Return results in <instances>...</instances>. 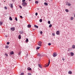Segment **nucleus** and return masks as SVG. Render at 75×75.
<instances>
[{"mask_svg": "<svg viewBox=\"0 0 75 75\" xmlns=\"http://www.w3.org/2000/svg\"><path fill=\"white\" fill-rule=\"evenodd\" d=\"M42 44V42L41 41H39V42L38 43V45L39 46H41L42 45H41Z\"/></svg>", "mask_w": 75, "mask_h": 75, "instance_id": "nucleus-1", "label": "nucleus"}, {"mask_svg": "<svg viewBox=\"0 0 75 75\" xmlns=\"http://www.w3.org/2000/svg\"><path fill=\"white\" fill-rule=\"evenodd\" d=\"M50 60H49V62H48V65H47L46 64H45V67H48V66L50 65Z\"/></svg>", "mask_w": 75, "mask_h": 75, "instance_id": "nucleus-2", "label": "nucleus"}, {"mask_svg": "<svg viewBox=\"0 0 75 75\" xmlns=\"http://www.w3.org/2000/svg\"><path fill=\"white\" fill-rule=\"evenodd\" d=\"M57 55H58V54H57L55 52L53 53V56L54 57H55L57 56Z\"/></svg>", "mask_w": 75, "mask_h": 75, "instance_id": "nucleus-3", "label": "nucleus"}, {"mask_svg": "<svg viewBox=\"0 0 75 75\" xmlns=\"http://www.w3.org/2000/svg\"><path fill=\"white\" fill-rule=\"evenodd\" d=\"M22 5L23 6H26V5H27V3L25 2H23L22 3Z\"/></svg>", "mask_w": 75, "mask_h": 75, "instance_id": "nucleus-4", "label": "nucleus"}, {"mask_svg": "<svg viewBox=\"0 0 75 75\" xmlns=\"http://www.w3.org/2000/svg\"><path fill=\"white\" fill-rule=\"evenodd\" d=\"M56 34L57 35H59V31H58L56 32Z\"/></svg>", "mask_w": 75, "mask_h": 75, "instance_id": "nucleus-5", "label": "nucleus"}, {"mask_svg": "<svg viewBox=\"0 0 75 75\" xmlns=\"http://www.w3.org/2000/svg\"><path fill=\"white\" fill-rule=\"evenodd\" d=\"M27 27L28 28H31V26L30 24L28 25L27 26Z\"/></svg>", "mask_w": 75, "mask_h": 75, "instance_id": "nucleus-6", "label": "nucleus"}, {"mask_svg": "<svg viewBox=\"0 0 75 75\" xmlns=\"http://www.w3.org/2000/svg\"><path fill=\"white\" fill-rule=\"evenodd\" d=\"M70 54L71 56H73L74 55V53L72 52H71Z\"/></svg>", "mask_w": 75, "mask_h": 75, "instance_id": "nucleus-7", "label": "nucleus"}, {"mask_svg": "<svg viewBox=\"0 0 75 75\" xmlns=\"http://www.w3.org/2000/svg\"><path fill=\"white\" fill-rule=\"evenodd\" d=\"M10 55H13L14 54V52L13 51H12L10 53Z\"/></svg>", "mask_w": 75, "mask_h": 75, "instance_id": "nucleus-8", "label": "nucleus"}, {"mask_svg": "<svg viewBox=\"0 0 75 75\" xmlns=\"http://www.w3.org/2000/svg\"><path fill=\"white\" fill-rule=\"evenodd\" d=\"M11 29L12 31H14V28H11Z\"/></svg>", "mask_w": 75, "mask_h": 75, "instance_id": "nucleus-9", "label": "nucleus"}, {"mask_svg": "<svg viewBox=\"0 0 75 75\" xmlns=\"http://www.w3.org/2000/svg\"><path fill=\"white\" fill-rule=\"evenodd\" d=\"M28 69L29 71H31V68L30 67H28Z\"/></svg>", "mask_w": 75, "mask_h": 75, "instance_id": "nucleus-10", "label": "nucleus"}, {"mask_svg": "<svg viewBox=\"0 0 75 75\" xmlns=\"http://www.w3.org/2000/svg\"><path fill=\"white\" fill-rule=\"evenodd\" d=\"M9 47V46L8 45H7V46H6L5 47V48H8Z\"/></svg>", "mask_w": 75, "mask_h": 75, "instance_id": "nucleus-11", "label": "nucleus"}, {"mask_svg": "<svg viewBox=\"0 0 75 75\" xmlns=\"http://www.w3.org/2000/svg\"><path fill=\"white\" fill-rule=\"evenodd\" d=\"M69 74H72V73L71 71H69L68 72Z\"/></svg>", "mask_w": 75, "mask_h": 75, "instance_id": "nucleus-12", "label": "nucleus"}, {"mask_svg": "<svg viewBox=\"0 0 75 75\" xmlns=\"http://www.w3.org/2000/svg\"><path fill=\"white\" fill-rule=\"evenodd\" d=\"M34 26L35 27H36L37 28H38V26L36 25H34Z\"/></svg>", "mask_w": 75, "mask_h": 75, "instance_id": "nucleus-13", "label": "nucleus"}, {"mask_svg": "<svg viewBox=\"0 0 75 75\" xmlns=\"http://www.w3.org/2000/svg\"><path fill=\"white\" fill-rule=\"evenodd\" d=\"M38 66L40 68H42V66H41V65L39 64Z\"/></svg>", "mask_w": 75, "mask_h": 75, "instance_id": "nucleus-14", "label": "nucleus"}, {"mask_svg": "<svg viewBox=\"0 0 75 75\" xmlns=\"http://www.w3.org/2000/svg\"><path fill=\"white\" fill-rule=\"evenodd\" d=\"M40 48H41V47H37L36 50H39V49H40Z\"/></svg>", "mask_w": 75, "mask_h": 75, "instance_id": "nucleus-15", "label": "nucleus"}, {"mask_svg": "<svg viewBox=\"0 0 75 75\" xmlns=\"http://www.w3.org/2000/svg\"><path fill=\"white\" fill-rule=\"evenodd\" d=\"M37 56H39V57H41V54H40V53H38L37 55Z\"/></svg>", "mask_w": 75, "mask_h": 75, "instance_id": "nucleus-16", "label": "nucleus"}, {"mask_svg": "<svg viewBox=\"0 0 75 75\" xmlns=\"http://www.w3.org/2000/svg\"><path fill=\"white\" fill-rule=\"evenodd\" d=\"M39 21L40 22V23H41L42 22V19H41L40 20H39Z\"/></svg>", "mask_w": 75, "mask_h": 75, "instance_id": "nucleus-17", "label": "nucleus"}, {"mask_svg": "<svg viewBox=\"0 0 75 75\" xmlns=\"http://www.w3.org/2000/svg\"><path fill=\"white\" fill-rule=\"evenodd\" d=\"M21 35H20L19 37H18V38H19V39L20 40V39H21Z\"/></svg>", "mask_w": 75, "mask_h": 75, "instance_id": "nucleus-18", "label": "nucleus"}, {"mask_svg": "<svg viewBox=\"0 0 75 75\" xmlns=\"http://www.w3.org/2000/svg\"><path fill=\"white\" fill-rule=\"evenodd\" d=\"M51 27H52V24H50V25H49V28H51Z\"/></svg>", "mask_w": 75, "mask_h": 75, "instance_id": "nucleus-19", "label": "nucleus"}, {"mask_svg": "<svg viewBox=\"0 0 75 75\" xmlns=\"http://www.w3.org/2000/svg\"><path fill=\"white\" fill-rule=\"evenodd\" d=\"M44 4L45 5H46V6H48V4L47 3H45Z\"/></svg>", "mask_w": 75, "mask_h": 75, "instance_id": "nucleus-20", "label": "nucleus"}, {"mask_svg": "<svg viewBox=\"0 0 75 75\" xmlns=\"http://www.w3.org/2000/svg\"><path fill=\"white\" fill-rule=\"evenodd\" d=\"M71 20H74V17H71Z\"/></svg>", "mask_w": 75, "mask_h": 75, "instance_id": "nucleus-21", "label": "nucleus"}, {"mask_svg": "<svg viewBox=\"0 0 75 75\" xmlns=\"http://www.w3.org/2000/svg\"><path fill=\"white\" fill-rule=\"evenodd\" d=\"M9 20H10L12 21V20H13V19H12V18H11V17H10L9 18Z\"/></svg>", "mask_w": 75, "mask_h": 75, "instance_id": "nucleus-22", "label": "nucleus"}, {"mask_svg": "<svg viewBox=\"0 0 75 75\" xmlns=\"http://www.w3.org/2000/svg\"><path fill=\"white\" fill-rule=\"evenodd\" d=\"M11 8H13V4H11Z\"/></svg>", "mask_w": 75, "mask_h": 75, "instance_id": "nucleus-23", "label": "nucleus"}, {"mask_svg": "<svg viewBox=\"0 0 75 75\" xmlns=\"http://www.w3.org/2000/svg\"><path fill=\"white\" fill-rule=\"evenodd\" d=\"M65 11L66 12H69V10L67 9H65Z\"/></svg>", "mask_w": 75, "mask_h": 75, "instance_id": "nucleus-24", "label": "nucleus"}, {"mask_svg": "<svg viewBox=\"0 0 75 75\" xmlns=\"http://www.w3.org/2000/svg\"><path fill=\"white\" fill-rule=\"evenodd\" d=\"M26 42H28V38H27L26 40H25Z\"/></svg>", "mask_w": 75, "mask_h": 75, "instance_id": "nucleus-25", "label": "nucleus"}, {"mask_svg": "<svg viewBox=\"0 0 75 75\" xmlns=\"http://www.w3.org/2000/svg\"><path fill=\"white\" fill-rule=\"evenodd\" d=\"M73 48H75V45H73L72 46Z\"/></svg>", "mask_w": 75, "mask_h": 75, "instance_id": "nucleus-26", "label": "nucleus"}, {"mask_svg": "<svg viewBox=\"0 0 75 75\" xmlns=\"http://www.w3.org/2000/svg\"><path fill=\"white\" fill-rule=\"evenodd\" d=\"M3 24V23L1 22L0 21V25H1Z\"/></svg>", "mask_w": 75, "mask_h": 75, "instance_id": "nucleus-27", "label": "nucleus"}, {"mask_svg": "<svg viewBox=\"0 0 75 75\" xmlns=\"http://www.w3.org/2000/svg\"><path fill=\"white\" fill-rule=\"evenodd\" d=\"M4 8H5L6 10H7V7L6 6H5Z\"/></svg>", "mask_w": 75, "mask_h": 75, "instance_id": "nucleus-28", "label": "nucleus"}, {"mask_svg": "<svg viewBox=\"0 0 75 75\" xmlns=\"http://www.w3.org/2000/svg\"><path fill=\"white\" fill-rule=\"evenodd\" d=\"M52 35L53 36H55V33H53L52 34Z\"/></svg>", "mask_w": 75, "mask_h": 75, "instance_id": "nucleus-29", "label": "nucleus"}, {"mask_svg": "<svg viewBox=\"0 0 75 75\" xmlns=\"http://www.w3.org/2000/svg\"><path fill=\"white\" fill-rule=\"evenodd\" d=\"M48 24H50L51 23V22H50V21H48Z\"/></svg>", "mask_w": 75, "mask_h": 75, "instance_id": "nucleus-30", "label": "nucleus"}, {"mask_svg": "<svg viewBox=\"0 0 75 75\" xmlns=\"http://www.w3.org/2000/svg\"><path fill=\"white\" fill-rule=\"evenodd\" d=\"M24 75V73H21L20 74V75Z\"/></svg>", "mask_w": 75, "mask_h": 75, "instance_id": "nucleus-31", "label": "nucleus"}, {"mask_svg": "<svg viewBox=\"0 0 75 75\" xmlns=\"http://www.w3.org/2000/svg\"><path fill=\"white\" fill-rule=\"evenodd\" d=\"M35 3L37 4H38V1H36L35 2Z\"/></svg>", "mask_w": 75, "mask_h": 75, "instance_id": "nucleus-32", "label": "nucleus"}, {"mask_svg": "<svg viewBox=\"0 0 75 75\" xmlns=\"http://www.w3.org/2000/svg\"><path fill=\"white\" fill-rule=\"evenodd\" d=\"M10 44V42H7L6 44H7V45H8V44Z\"/></svg>", "mask_w": 75, "mask_h": 75, "instance_id": "nucleus-33", "label": "nucleus"}, {"mask_svg": "<svg viewBox=\"0 0 75 75\" xmlns=\"http://www.w3.org/2000/svg\"><path fill=\"white\" fill-rule=\"evenodd\" d=\"M5 55H6L7 57H8V55L7 54V53L5 54Z\"/></svg>", "mask_w": 75, "mask_h": 75, "instance_id": "nucleus-34", "label": "nucleus"}, {"mask_svg": "<svg viewBox=\"0 0 75 75\" xmlns=\"http://www.w3.org/2000/svg\"><path fill=\"white\" fill-rule=\"evenodd\" d=\"M25 1V0H22L23 3H24Z\"/></svg>", "mask_w": 75, "mask_h": 75, "instance_id": "nucleus-35", "label": "nucleus"}, {"mask_svg": "<svg viewBox=\"0 0 75 75\" xmlns=\"http://www.w3.org/2000/svg\"><path fill=\"white\" fill-rule=\"evenodd\" d=\"M48 45H49L50 46V45H51V43H49L48 44Z\"/></svg>", "mask_w": 75, "mask_h": 75, "instance_id": "nucleus-36", "label": "nucleus"}, {"mask_svg": "<svg viewBox=\"0 0 75 75\" xmlns=\"http://www.w3.org/2000/svg\"><path fill=\"white\" fill-rule=\"evenodd\" d=\"M21 52H20L19 53V55H20V54H21Z\"/></svg>", "mask_w": 75, "mask_h": 75, "instance_id": "nucleus-37", "label": "nucleus"}, {"mask_svg": "<svg viewBox=\"0 0 75 75\" xmlns=\"http://www.w3.org/2000/svg\"><path fill=\"white\" fill-rule=\"evenodd\" d=\"M15 20H16V21H17V17L15 18Z\"/></svg>", "mask_w": 75, "mask_h": 75, "instance_id": "nucleus-38", "label": "nucleus"}, {"mask_svg": "<svg viewBox=\"0 0 75 75\" xmlns=\"http://www.w3.org/2000/svg\"><path fill=\"white\" fill-rule=\"evenodd\" d=\"M38 15V13H35V15L37 16Z\"/></svg>", "mask_w": 75, "mask_h": 75, "instance_id": "nucleus-39", "label": "nucleus"}, {"mask_svg": "<svg viewBox=\"0 0 75 75\" xmlns=\"http://www.w3.org/2000/svg\"><path fill=\"white\" fill-rule=\"evenodd\" d=\"M20 16V17H21V18H23V16Z\"/></svg>", "mask_w": 75, "mask_h": 75, "instance_id": "nucleus-40", "label": "nucleus"}, {"mask_svg": "<svg viewBox=\"0 0 75 75\" xmlns=\"http://www.w3.org/2000/svg\"><path fill=\"white\" fill-rule=\"evenodd\" d=\"M40 33L41 34H42V31H41L40 32Z\"/></svg>", "mask_w": 75, "mask_h": 75, "instance_id": "nucleus-41", "label": "nucleus"}, {"mask_svg": "<svg viewBox=\"0 0 75 75\" xmlns=\"http://www.w3.org/2000/svg\"><path fill=\"white\" fill-rule=\"evenodd\" d=\"M19 7L20 8H22V7L21 6H19Z\"/></svg>", "mask_w": 75, "mask_h": 75, "instance_id": "nucleus-42", "label": "nucleus"}, {"mask_svg": "<svg viewBox=\"0 0 75 75\" xmlns=\"http://www.w3.org/2000/svg\"><path fill=\"white\" fill-rule=\"evenodd\" d=\"M71 4H68V6H71Z\"/></svg>", "mask_w": 75, "mask_h": 75, "instance_id": "nucleus-43", "label": "nucleus"}, {"mask_svg": "<svg viewBox=\"0 0 75 75\" xmlns=\"http://www.w3.org/2000/svg\"><path fill=\"white\" fill-rule=\"evenodd\" d=\"M28 75H31V73H28Z\"/></svg>", "mask_w": 75, "mask_h": 75, "instance_id": "nucleus-44", "label": "nucleus"}, {"mask_svg": "<svg viewBox=\"0 0 75 75\" xmlns=\"http://www.w3.org/2000/svg\"><path fill=\"white\" fill-rule=\"evenodd\" d=\"M20 34H22V33H23L21 32H20Z\"/></svg>", "mask_w": 75, "mask_h": 75, "instance_id": "nucleus-45", "label": "nucleus"}, {"mask_svg": "<svg viewBox=\"0 0 75 75\" xmlns=\"http://www.w3.org/2000/svg\"><path fill=\"white\" fill-rule=\"evenodd\" d=\"M63 59V61H64V60H65V59Z\"/></svg>", "mask_w": 75, "mask_h": 75, "instance_id": "nucleus-46", "label": "nucleus"}, {"mask_svg": "<svg viewBox=\"0 0 75 75\" xmlns=\"http://www.w3.org/2000/svg\"><path fill=\"white\" fill-rule=\"evenodd\" d=\"M8 37L6 35V36H5V37Z\"/></svg>", "mask_w": 75, "mask_h": 75, "instance_id": "nucleus-47", "label": "nucleus"}, {"mask_svg": "<svg viewBox=\"0 0 75 75\" xmlns=\"http://www.w3.org/2000/svg\"><path fill=\"white\" fill-rule=\"evenodd\" d=\"M29 0V1H30V0Z\"/></svg>", "mask_w": 75, "mask_h": 75, "instance_id": "nucleus-48", "label": "nucleus"}, {"mask_svg": "<svg viewBox=\"0 0 75 75\" xmlns=\"http://www.w3.org/2000/svg\"><path fill=\"white\" fill-rule=\"evenodd\" d=\"M45 1H46V0H45Z\"/></svg>", "mask_w": 75, "mask_h": 75, "instance_id": "nucleus-49", "label": "nucleus"}, {"mask_svg": "<svg viewBox=\"0 0 75 75\" xmlns=\"http://www.w3.org/2000/svg\"><path fill=\"white\" fill-rule=\"evenodd\" d=\"M13 0L14 1V0Z\"/></svg>", "mask_w": 75, "mask_h": 75, "instance_id": "nucleus-50", "label": "nucleus"}]
</instances>
